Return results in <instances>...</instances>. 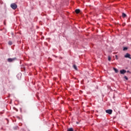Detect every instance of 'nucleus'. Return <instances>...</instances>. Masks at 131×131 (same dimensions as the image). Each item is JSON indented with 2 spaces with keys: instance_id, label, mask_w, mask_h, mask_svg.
<instances>
[{
  "instance_id": "6",
  "label": "nucleus",
  "mask_w": 131,
  "mask_h": 131,
  "mask_svg": "<svg viewBox=\"0 0 131 131\" xmlns=\"http://www.w3.org/2000/svg\"><path fill=\"white\" fill-rule=\"evenodd\" d=\"M75 13H76V14H79V13H80V10L76 9L75 10Z\"/></svg>"
},
{
  "instance_id": "1",
  "label": "nucleus",
  "mask_w": 131,
  "mask_h": 131,
  "mask_svg": "<svg viewBox=\"0 0 131 131\" xmlns=\"http://www.w3.org/2000/svg\"><path fill=\"white\" fill-rule=\"evenodd\" d=\"M10 7L13 10H16L17 9V4L15 3H12L11 4Z\"/></svg>"
},
{
  "instance_id": "2",
  "label": "nucleus",
  "mask_w": 131,
  "mask_h": 131,
  "mask_svg": "<svg viewBox=\"0 0 131 131\" xmlns=\"http://www.w3.org/2000/svg\"><path fill=\"white\" fill-rule=\"evenodd\" d=\"M16 57L15 58H8L7 59V61L9 62H14V61H15V60H16Z\"/></svg>"
},
{
  "instance_id": "5",
  "label": "nucleus",
  "mask_w": 131,
  "mask_h": 131,
  "mask_svg": "<svg viewBox=\"0 0 131 131\" xmlns=\"http://www.w3.org/2000/svg\"><path fill=\"white\" fill-rule=\"evenodd\" d=\"M121 74H125V73H126V71L125 70H122L120 71Z\"/></svg>"
},
{
  "instance_id": "9",
  "label": "nucleus",
  "mask_w": 131,
  "mask_h": 131,
  "mask_svg": "<svg viewBox=\"0 0 131 131\" xmlns=\"http://www.w3.org/2000/svg\"><path fill=\"white\" fill-rule=\"evenodd\" d=\"M73 68L75 70H77V67H76V65H75V64L73 65Z\"/></svg>"
},
{
  "instance_id": "4",
  "label": "nucleus",
  "mask_w": 131,
  "mask_h": 131,
  "mask_svg": "<svg viewBox=\"0 0 131 131\" xmlns=\"http://www.w3.org/2000/svg\"><path fill=\"white\" fill-rule=\"evenodd\" d=\"M125 58H128L129 59H131L130 57V54H128V53H126L125 55H124Z\"/></svg>"
},
{
  "instance_id": "3",
  "label": "nucleus",
  "mask_w": 131,
  "mask_h": 131,
  "mask_svg": "<svg viewBox=\"0 0 131 131\" xmlns=\"http://www.w3.org/2000/svg\"><path fill=\"white\" fill-rule=\"evenodd\" d=\"M105 112L108 114H112V110H107L105 111Z\"/></svg>"
},
{
  "instance_id": "12",
  "label": "nucleus",
  "mask_w": 131,
  "mask_h": 131,
  "mask_svg": "<svg viewBox=\"0 0 131 131\" xmlns=\"http://www.w3.org/2000/svg\"><path fill=\"white\" fill-rule=\"evenodd\" d=\"M124 78H125V79H126V80H128V78H127V77H126V76H125L124 77Z\"/></svg>"
},
{
  "instance_id": "7",
  "label": "nucleus",
  "mask_w": 131,
  "mask_h": 131,
  "mask_svg": "<svg viewBox=\"0 0 131 131\" xmlns=\"http://www.w3.org/2000/svg\"><path fill=\"white\" fill-rule=\"evenodd\" d=\"M113 69L116 73H118V70L117 69L114 68Z\"/></svg>"
},
{
  "instance_id": "15",
  "label": "nucleus",
  "mask_w": 131,
  "mask_h": 131,
  "mask_svg": "<svg viewBox=\"0 0 131 131\" xmlns=\"http://www.w3.org/2000/svg\"><path fill=\"white\" fill-rule=\"evenodd\" d=\"M115 57H116V59H117H117H118V58L117 57L118 56L117 55H115Z\"/></svg>"
},
{
  "instance_id": "11",
  "label": "nucleus",
  "mask_w": 131,
  "mask_h": 131,
  "mask_svg": "<svg viewBox=\"0 0 131 131\" xmlns=\"http://www.w3.org/2000/svg\"><path fill=\"white\" fill-rule=\"evenodd\" d=\"M8 45H9V46H12V45H13V43L12 42V41H9L8 42Z\"/></svg>"
},
{
  "instance_id": "13",
  "label": "nucleus",
  "mask_w": 131,
  "mask_h": 131,
  "mask_svg": "<svg viewBox=\"0 0 131 131\" xmlns=\"http://www.w3.org/2000/svg\"><path fill=\"white\" fill-rule=\"evenodd\" d=\"M126 50H127V47H124L123 48V51H126Z\"/></svg>"
},
{
  "instance_id": "10",
  "label": "nucleus",
  "mask_w": 131,
  "mask_h": 131,
  "mask_svg": "<svg viewBox=\"0 0 131 131\" xmlns=\"http://www.w3.org/2000/svg\"><path fill=\"white\" fill-rule=\"evenodd\" d=\"M67 131H73V128H69L68 129Z\"/></svg>"
},
{
  "instance_id": "16",
  "label": "nucleus",
  "mask_w": 131,
  "mask_h": 131,
  "mask_svg": "<svg viewBox=\"0 0 131 131\" xmlns=\"http://www.w3.org/2000/svg\"><path fill=\"white\" fill-rule=\"evenodd\" d=\"M127 73H130V72H129V71H127Z\"/></svg>"
},
{
  "instance_id": "14",
  "label": "nucleus",
  "mask_w": 131,
  "mask_h": 131,
  "mask_svg": "<svg viewBox=\"0 0 131 131\" xmlns=\"http://www.w3.org/2000/svg\"><path fill=\"white\" fill-rule=\"evenodd\" d=\"M108 60L109 61H111V57L108 56Z\"/></svg>"
},
{
  "instance_id": "8",
  "label": "nucleus",
  "mask_w": 131,
  "mask_h": 131,
  "mask_svg": "<svg viewBox=\"0 0 131 131\" xmlns=\"http://www.w3.org/2000/svg\"><path fill=\"white\" fill-rule=\"evenodd\" d=\"M122 16L123 17V18H125V17H126V14L124 13H123L122 14Z\"/></svg>"
}]
</instances>
